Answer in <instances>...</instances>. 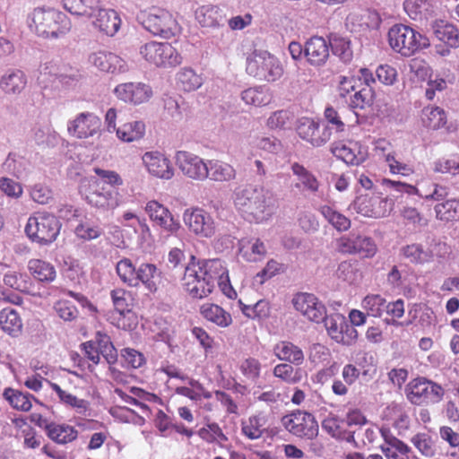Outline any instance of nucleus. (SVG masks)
<instances>
[{"mask_svg":"<svg viewBox=\"0 0 459 459\" xmlns=\"http://www.w3.org/2000/svg\"><path fill=\"white\" fill-rule=\"evenodd\" d=\"M28 28L43 39H57L72 30L70 18L62 11L50 7H36L28 14Z\"/></svg>","mask_w":459,"mask_h":459,"instance_id":"nucleus-1","label":"nucleus"},{"mask_svg":"<svg viewBox=\"0 0 459 459\" xmlns=\"http://www.w3.org/2000/svg\"><path fill=\"white\" fill-rule=\"evenodd\" d=\"M234 204L246 220L261 222L273 213V197L263 186L247 184L236 192Z\"/></svg>","mask_w":459,"mask_h":459,"instance_id":"nucleus-2","label":"nucleus"},{"mask_svg":"<svg viewBox=\"0 0 459 459\" xmlns=\"http://www.w3.org/2000/svg\"><path fill=\"white\" fill-rule=\"evenodd\" d=\"M98 179L92 182L86 199L90 204L108 210L118 206L117 189L124 185L122 177L115 170L99 167L93 169Z\"/></svg>","mask_w":459,"mask_h":459,"instance_id":"nucleus-3","label":"nucleus"},{"mask_svg":"<svg viewBox=\"0 0 459 459\" xmlns=\"http://www.w3.org/2000/svg\"><path fill=\"white\" fill-rule=\"evenodd\" d=\"M116 272L121 281L129 287L137 288L142 284L152 293L158 290L160 272L153 264L143 263L136 268L131 259L123 258L117 262Z\"/></svg>","mask_w":459,"mask_h":459,"instance_id":"nucleus-4","label":"nucleus"},{"mask_svg":"<svg viewBox=\"0 0 459 459\" xmlns=\"http://www.w3.org/2000/svg\"><path fill=\"white\" fill-rule=\"evenodd\" d=\"M390 48L402 56L410 57L430 46L429 39L409 25H393L387 33Z\"/></svg>","mask_w":459,"mask_h":459,"instance_id":"nucleus-5","label":"nucleus"},{"mask_svg":"<svg viewBox=\"0 0 459 459\" xmlns=\"http://www.w3.org/2000/svg\"><path fill=\"white\" fill-rule=\"evenodd\" d=\"M138 20L145 30L154 36L169 39L180 32V27L173 15L166 9L152 6L141 11Z\"/></svg>","mask_w":459,"mask_h":459,"instance_id":"nucleus-6","label":"nucleus"},{"mask_svg":"<svg viewBox=\"0 0 459 459\" xmlns=\"http://www.w3.org/2000/svg\"><path fill=\"white\" fill-rule=\"evenodd\" d=\"M61 229L58 219L48 212H36L28 219L25 232L33 241L49 244L56 240Z\"/></svg>","mask_w":459,"mask_h":459,"instance_id":"nucleus-7","label":"nucleus"},{"mask_svg":"<svg viewBox=\"0 0 459 459\" xmlns=\"http://www.w3.org/2000/svg\"><path fill=\"white\" fill-rule=\"evenodd\" d=\"M405 393L408 401L418 406L438 403L445 395V390L439 384L423 377L411 379Z\"/></svg>","mask_w":459,"mask_h":459,"instance_id":"nucleus-8","label":"nucleus"},{"mask_svg":"<svg viewBox=\"0 0 459 459\" xmlns=\"http://www.w3.org/2000/svg\"><path fill=\"white\" fill-rule=\"evenodd\" d=\"M141 56L150 65L170 68L181 64L182 56L169 42L149 41L140 48Z\"/></svg>","mask_w":459,"mask_h":459,"instance_id":"nucleus-9","label":"nucleus"},{"mask_svg":"<svg viewBox=\"0 0 459 459\" xmlns=\"http://www.w3.org/2000/svg\"><path fill=\"white\" fill-rule=\"evenodd\" d=\"M196 265H200L212 290H214L215 282H217L220 290L226 297L230 299L237 298L238 294L230 283L229 269L225 261L221 258H197Z\"/></svg>","mask_w":459,"mask_h":459,"instance_id":"nucleus-10","label":"nucleus"},{"mask_svg":"<svg viewBox=\"0 0 459 459\" xmlns=\"http://www.w3.org/2000/svg\"><path fill=\"white\" fill-rule=\"evenodd\" d=\"M197 257L191 255L185 267L181 279L184 290L192 298L202 299L208 297L212 291L211 283L207 281L200 265H196Z\"/></svg>","mask_w":459,"mask_h":459,"instance_id":"nucleus-11","label":"nucleus"},{"mask_svg":"<svg viewBox=\"0 0 459 459\" xmlns=\"http://www.w3.org/2000/svg\"><path fill=\"white\" fill-rule=\"evenodd\" d=\"M281 422L291 435L312 440L318 435V423L315 416L307 411L296 410L284 415Z\"/></svg>","mask_w":459,"mask_h":459,"instance_id":"nucleus-12","label":"nucleus"},{"mask_svg":"<svg viewBox=\"0 0 459 459\" xmlns=\"http://www.w3.org/2000/svg\"><path fill=\"white\" fill-rule=\"evenodd\" d=\"M246 70L249 75L267 82H275L283 74L277 58L268 53H255L247 59Z\"/></svg>","mask_w":459,"mask_h":459,"instance_id":"nucleus-13","label":"nucleus"},{"mask_svg":"<svg viewBox=\"0 0 459 459\" xmlns=\"http://www.w3.org/2000/svg\"><path fill=\"white\" fill-rule=\"evenodd\" d=\"M394 203L380 193H366L358 195L353 209L359 214L370 218H383L393 210Z\"/></svg>","mask_w":459,"mask_h":459,"instance_id":"nucleus-14","label":"nucleus"},{"mask_svg":"<svg viewBox=\"0 0 459 459\" xmlns=\"http://www.w3.org/2000/svg\"><path fill=\"white\" fill-rule=\"evenodd\" d=\"M183 221L192 234L201 238H211L217 230L213 217L200 207L186 209L183 213Z\"/></svg>","mask_w":459,"mask_h":459,"instance_id":"nucleus-15","label":"nucleus"},{"mask_svg":"<svg viewBox=\"0 0 459 459\" xmlns=\"http://www.w3.org/2000/svg\"><path fill=\"white\" fill-rule=\"evenodd\" d=\"M435 39L440 42L435 46L436 53L446 57L451 54L452 49L459 48V29L453 22L437 19L431 24Z\"/></svg>","mask_w":459,"mask_h":459,"instance_id":"nucleus-16","label":"nucleus"},{"mask_svg":"<svg viewBox=\"0 0 459 459\" xmlns=\"http://www.w3.org/2000/svg\"><path fill=\"white\" fill-rule=\"evenodd\" d=\"M175 160L179 170L188 178L203 181L209 177L208 164L195 153L178 151L175 154Z\"/></svg>","mask_w":459,"mask_h":459,"instance_id":"nucleus-17","label":"nucleus"},{"mask_svg":"<svg viewBox=\"0 0 459 459\" xmlns=\"http://www.w3.org/2000/svg\"><path fill=\"white\" fill-rule=\"evenodd\" d=\"M323 321L328 335L335 342L346 346L356 342L358 331L346 322L344 316L340 315L325 316Z\"/></svg>","mask_w":459,"mask_h":459,"instance_id":"nucleus-18","label":"nucleus"},{"mask_svg":"<svg viewBox=\"0 0 459 459\" xmlns=\"http://www.w3.org/2000/svg\"><path fill=\"white\" fill-rule=\"evenodd\" d=\"M142 161L147 172L153 178L170 180L175 175L171 160L161 152H146L142 156Z\"/></svg>","mask_w":459,"mask_h":459,"instance_id":"nucleus-19","label":"nucleus"},{"mask_svg":"<svg viewBox=\"0 0 459 459\" xmlns=\"http://www.w3.org/2000/svg\"><path fill=\"white\" fill-rule=\"evenodd\" d=\"M101 120L91 112H82L68 122L67 130L72 136L79 139L91 137L98 134Z\"/></svg>","mask_w":459,"mask_h":459,"instance_id":"nucleus-20","label":"nucleus"},{"mask_svg":"<svg viewBox=\"0 0 459 459\" xmlns=\"http://www.w3.org/2000/svg\"><path fill=\"white\" fill-rule=\"evenodd\" d=\"M293 306L308 320L320 323L325 319L326 308L318 299L310 293H299L293 298Z\"/></svg>","mask_w":459,"mask_h":459,"instance_id":"nucleus-21","label":"nucleus"},{"mask_svg":"<svg viewBox=\"0 0 459 459\" xmlns=\"http://www.w3.org/2000/svg\"><path fill=\"white\" fill-rule=\"evenodd\" d=\"M114 92L119 100L134 105L144 103L152 96V88L142 82L118 84L115 88Z\"/></svg>","mask_w":459,"mask_h":459,"instance_id":"nucleus-22","label":"nucleus"},{"mask_svg":"<svg viewBox=\"0 0 459 459\" xmlns=\"http://www.w3.org/2000/svg\"><path fill=\"white\" fill-rule=\"evenodd\" d=\"M145 211L151 221L165 231L173 234L179 230V221L175 220L169 210L159 202L155 200L149 201Z\"/></svg>","mask_w":459,"mask_h":459,"instance_id":"nucleus-23","label":"nucleus"},{"mask_svg":"<svg viewBox=\"0 0 459 459\" xmlns=\"http://www.w3.org/2000/svg\"><path fill=\"white\" fill-rule=\"evenodd\" d=\"M297 133L300 138L317 147L327 143L331 136L328 128L321 127L318 122L311 118H303L297 127Z\"/></svg>","mask_w":459,"mask_h":459,"instance_id":"nucleus-24","label":"nucleus"},{"mask_svg":"<svg viewBox=\"0 0 459 459\" xmlns=\"http://www.w3.org/2000/svg\"><path fill=\"white\" fill-rule=\"evenodd\" d=\"M332 153L338 159L350 165H359L367 158V151L359 143L335 142L331 148Z\"/></svg>","mask_w":459,"mask_h":459,"instance_id":"nucleus-25","label":"nucleus"},{"mask_svg":"<svg viewBox=\"0 0 459 459\" xmlns=\"http://www.w3.org/2000/svg\"><path fill=\"white\" fill-rule=\"evenodd\" d=\"M330 44L322 36H312L304 46V56L313 66L324 65L330 55Z\"/></svg>","mask_w":459,"mask_h":459,"instance_id":"nucleus-26","label":"nucleus"},{"mask_svg":"<svg viewBox=\"0 0 459 459\" xmlns=\"http://www.w3.org/2000/svg\"><path fill=\"white\" fill-rule=\"evenodd\" d=\"M110 297L115 309L119 314L117 327L125 330L129 329L131 324H126V318L127 316V320H130L131 316L134 317V314L132 313L133 296L131 291L123 288H117L111 290Z\"/></svg>","mask_w":459,"mask_h":459,"instance_id":"nucleus-27","label":"nucleus"},{"mask_svg":"<svg viewBox=\"0 0 459 459\" xmlns=\"http://www.w3.org/2000/svg\"><path fill=\"white\" fill-rule=\"evenodd\" d=\"M384 444L380 449L386 459H411V448L403 440L390 433L388 429H380Z\"/></svg>","mask_w":459,"mask_h":459,"instance_id":"nucleus-28","label":"nucleus"},{"mask_svg":"<svg viewBox=\"0 0 459 459\" xmlns=\"http://www.w3.org/2000/svg\"><path fill=\"white\" fill-rule=\"evenodd\" d=\"M324 116L332 128L336 132H343L346 127L358 124L359 117L351 107L335 108L333 106L325 108Z\"/></svg>","mask_w":459,"mask_h":459,"instance_id":"nucleus-29","label":"nucleus"},{"mask_svg":"<svg viewBox=\"0 0 459 459\" xmlns=\"http://www.w3.org/2000/svg\"><path fill=\"white\" fill-rule=\"evenodd\" d=\"M382 419L389 422L399 436L404 435L410 429V416L404 405L401 403H389L383 410Z\"/></svg>","mask_w":459,"mask_h":459,"instance_id":"nucleus-30","label":"nucleus"},{"mask_svg":"<svg viewBox=\"0 0 459 459\" xmlns=\"http://www.w3.org/2000/svg\"><path fill=\"white\" fill-rule=\"evenodd\" d=\"M267 249L259 238H244L238 241V255L247 263H258L264 259Z\"/></svg>","mask_w":459,"mask_h":459,"instance_id":"nucleus-31","label":"nucleus"},{"mask_svg":"<svg viewBox=\"0 0 459 459\" xmlns=\"http://www.w3.org/2000/svg\"><path fill=\"white\" fill-rule=\"evenodd\" d=\"M89 61L96 68L105 73H121L126 70V62L111 52L98 51L89 56Z\"/></svg>","mask_w":459,"mask_h":459,"instance_id":"nucleus-32","label":"nucleus"},{"mask_svg":"<svg viewBox=\"0 0 459 459\" xmlns=\"http://www.w3.org/2000/svg\"><path fill=\"white\" fill-rule=\"evenodd\" d=\"M403 6L406 14L415 22L427 21L437 14L434 0H404Z\"/></svg>","mask_w":459,"mask_h":459,"instance_id":"nucleus-33","label":"nucleus"},{"mask_svg":"<svg viewBox=\"0 0 459 459\" xmlns=\"http://www.w3.org/2000/svg\"><path fill=\"white\" fill-rule=\"evenodd\" d=\"M51 389L56 394L59 402L67 408L73 409L76 413L86 416L90 410V403L87 400L81 399L72 393L64 390L56 383L46 380Z\"/></svg>","mask_w":459,"mask_h":459,"instance_id":"nucleus-34","label":"nucleus"},{"mask_svg":"<svg viewBox=\"0 0 459 459\" xmlns=\"http://www.w3.org/2000/svg\"><path fill=\"white\" fill-rule=\"evenodd\" d=\"M97 16L93 24L101 32L108 36H114L120 28L121 19L117 13L112 9L102 8L97 10Z\"/></svg>","mask_w":459,"mask_h":459,"instance_id":"nucleus-35","label":"nucleus"},{"mask_svg":"<svg viewBox=\"0 0 459 459\" xmlns=\"http://www.w3.org/2000/svg\"><path fill=\"white\" fill-rule=\"evenodd\" d=\"M266 423L267 417L263 412L253 414L241 420V434L248 440L259 439L266 431Z\"/></svg>","mask_w":459,"mask_h":459,"instance_id":"nucleus-36","label":"nucleus"},{"mask_svg":"<svg viewBox=\"0 0 459 459\" xmlns=\"http://www.w3.org/2000/svg\"><path fill=\"white\" fill-rule=\"evenodd\" d=\"M291 171L297 177L298 182L295 187L302 192L316 194L320 187V182L317 178L302 164L294 162L291 164Z\"/></svg>","mask_w":459,"mask_h":459,"instance_id":"nucleus-37","label":"nucleus"},{"mask_svg":"<svg viewBox=\"0 0 459 459\" xmlns=\"http://www.w3.org/2000/svg\"><path fill=\"white\" fill-rule=\"evenodd\" d=\"M199 311L205 320L221 328H226L232 325L233 320L230 313L217 304L204 303Z\"/></svg>","mask_w":459,"mask_h":459,"instance_id":"nucleus-38","label":"nucleus"},{"mask_svg":"<svg viewBox=\"0 0 459 459\" xmlns=\"http://www.w3.org/2000/svg\"><path fill=\"white\" fill-rule=\"evenodd\" d=\"M273 354L280 359L295 366L303 364L305 357L299 346L289 341L278 342L273 349Z\"/></svg>","mask_w":459,"mask_h":459,"instance_id":"nucleus-39","label":"nucleus"},{"mask_svg":"<svg viewBox=\"0 0 459 459\" xmlns=\"http://www.w3.org/2000/svg\"><path fill=\"white\" fill-rule=\"evenodd\" d=\"M402 255L414 265H423L434 261V252L430 248H425L422 244L411 243L401 249Z\"/></svg>","mask_w":459,"mask_h":459,"instance_id":"nucleus-40","label":"nucleus"},{"mask_svg":"<svg viewBox=\"0 0 459 459\" xmlns=\"http://www.w3.org/2000/svg\"><path fill=\"white\" fill-rule=\"evenodd\" d=\"M22 319L13 308L5 307L0 311V329L12 337L19 336L22 332Z\"/></svg>","mask_w":459,"mask_h":459,"instance_id":"nucleus-41","label":"nucleus"},{"mask_svg":"<svg viewBox=\"0 0 459 459\" xmlns=\"http://www.w3.org/2000/svg\"><path fill=\"white\" fill-rule=\"evenodd\" d=\"M64 8L73 15L92 17L100 10L101 0H62Z\"/></svg>","mask_w":459,"mask_h":459,"instance_id":"nucleus-42","label":"nucleus"},{"mask_svg":"<svg viewBox=\"0 0 459 459\" xmlns=\"http://www.w3.org/2000/svg\"><path fill=\"white\" fill-rule=\"evenodd\" d=\"M48 437L57 444H67L75 440L78 431L67 424L50 423L46 427Z\"/></svg>","mask_w":459,"mask_h":459,"instance_id":"nucleus-43","label":"nucleus"},{"mask_svg":"<svg viewBox=\"0 0 459 459\" xmlns=\"http://www.w3.org/2000/svg\"><path fill=\"white\" fill-rule=\"evenodd\" d=\"M195 19L202 27L214 28L223 22L224 16L219 7L203 5L195 11Z\"/></svg>","mask_w":459,"mask_h":459,"instance_id":"nucleus-44","label":"nucleus"},{"mask_svg":"<svg viewBox=\"0 0 459 459\" xmlns=\"http://www.w3.org/2000/svg\"><path fill=\"white\" fill-rule=\"evenodd\" d=\"M3 396L10 406L21 411H29L32 407L31 400L35 399L32 394L12 387L5 388Z\"/></svg>","mask_w":459,"mask_h":459,"instance_id":"nucleus-45","label":"nucleus"},{"mask_svg":"<svg viewBox=\"0 0 459 459\" xmlns=\"http://www.w3.org/2000/svg\"><path fill=\"white\" fill-rule=\"evenodd\" d=\"M117 136L123 142L131 143L142 139L145 134V124L143 121H129L116 129Z\"/></svg>","mask_w":459,"mask_h":459,"instance_id":"nucleus-46","label":"nucleus"},{"mask_svg":"<svg viewBox=\"0 0 459 459\" xmlns=\"http://www.w3.org/2000/svg\"><path fill=\"white\" fill-rule=\"evenodd\" d=\"M28 269L30 274L39 281L51 282L56 276L54 265L41 259H30Z\"/></svg>","mask_w":459,"mask_h":459,"instance_id":"nucleus-47","label":"nucleus"},{"mask_svg":"<svg viewBox=\"0 0 459 459\" xmlns=\"http://www.w3.org/2000/svg\"><path fill=\"white\" fill-rule=\"evenodd\" d=\"M242 100L247 105L262 107L271 103L273 94L270 90L265 87H252L242 92Z\"/></svg>","mask_w":459,"mask_h":459,"instance_id":"nucleus-48","label":"nucleus"},{"mask_svg":"<svg viewBox=\"0 0 459 459\" xmlns=\"http://www.w3.org/2000/svg\"><path fill=\"white\" fill-rule=\"evenodd\" d=\"M422 123L429 129H438L446 124V114L439 107L428 106L422 109Z\"/></svg>","mask_w":459,"mask_h":459,"instance_id":"nucleus-49","label":"nucleus"},{"mask_svg":"<svg viewBox=\"0 0 459 459\" xmlns=\"http://www.w3.org/2000/svg\"><path fill=\"white\" fill-rule=\"evenodd\" d=\"M26 76L21 70H15L2 77L0 85L6 93H20L26 86Z\"/></svg>","mask_w":459,"mask_h":459,"instance_id":"nucleus-50","label":"nucleus"},{"mask_svg":"<svg viewBox=\"0 0 459 459\" xmlns=\"http://www.w3.org/2000/svg\"><path fill=\"white\" fill-rule=\"evenodd\" d=\"M92 342H95V345L100 351L101 356L108 364L113 365L117 362V351L107 333L100 331L97 332L95 340H92Z\"/></svg>","mask_w":459,"mask_h":459,"instance_id":"nucleus-51","label":"nucleus"},{"mask_svg":"<svg viewBox=\"0 0 459 459\" xmlns=\"http://www.w3.org/2000/svg\"><path fill=\"white\" fill-rule=\"evenodd\" d=\"M209 177L217 182H226L235 179L236 170L233 166L219 160L209 161Z\"/></svg>","mask_w":459,"mask_h":459,"instance_id":"nucleus-52","label":"nucleus"},{"mask_svg":"<svg viewBox=\"0 0 459 459\" xmlns=\"http://www.w3.org/2000/svg\"><path fill=\"white\" fill-rule=\"evenodd\" d=\"M320 212L324 218L338 231H347L351 225V220L329 205H323Z\"/></svg>","mask_w":459,"mask_h":459,"instance_id":"nucleus-53","label":"nucleus"},{"mask_svg":"<svg viewBox=\"0 0 459 459\" xmlns=\"http://www.w3.org/2000/svg\"><path fill=\"white\" fill-rule=\"evenodd\" d=\"M436 217L443 221H454L459 220V200L449 199L435 205Z\"/></svg>","mask_w":459,"mask_h":459,"instance_id":"nucleus-54","label":"nucleus"},{"mask_svg":"<svg viewBox=\"0 0 459 459\" xmlns=\"http://www.w3.org/2000/svg\"><path fill=\"white\" fill-rule=\"evenodd\" d=\"M198 437L208 444H221L227 442L228 437L223 433L222 429L216 422H210L200 428L197 431Z\"/></svg>","mask_w":459,"mask_h":459,"instance_id":"nucleus-55","label":"nucleus"},{"mask_svg":"<svg viewBox=\"0 0 459 459\" xmlns=\"http://www.w3.org/2000/svg\"><path fill=\"white\" fill-rule=\"evenodd\" d=\"M203 84V80L194 70L184 68L177 75V85L185 91L197 90Z\"/></svg>","mask_w":459,"mask_h":459,"instance_id":"nucleus-56","label":"nucleus"},{"mask_svg":"<svg viewBox=\"0 0 459 459\" xmlns=\"http://www.w3.org/2000/svg\"><path fill=\"white\" fill-rule=\"evenodd\" d=\"M385 303V299L381 295L369 294L362 299L361 307L368 316L378 317L382 315Z\"/></svg>","mask_w":459,"mask_h":459,"instance_id":"nucleus-57","label":"nucleus"},{"mask_svg":"<svg viewBox=\"0 0 459 459\" xmlns=\"http://www.w3.org/2000/svg\"><path fill=\"white\" fill-rule=\"evenodd\" d=\"M286 271L287 265L285 264L272 258L268 260L265 266L256 273L255 279L259 283L263 284L273 277L284 273Z\"/></svg>","mask_w":459,"mask_h":459,"instance_id":"nucleus-58","label":"nucleus"},{"mask_svg":"<svg viewBox=\"0 0 459 459\" xmlns=\"http://www.w3.org/2000/svg\"><path fill=\"white\" fill-rule=\"evenodd\" d=\"M411 442L422 455L426 457L434 456L436 452L435 445L429 434L418 433L411 437Z\"/></svg>","mask_w":459,"mask_h":459,"instance_id":"nucleus-59","label":"nucleus"},{"mask_svg":"<svg viewBox=\"0 0 459 459\" xmlns=\"http://www.w3.org/2000/svg\"><path fill=\"white\" fill-rule=\"evenodd\" d=\"M433 170L436 173L459 174V154H454L448 158H443L434 162Z\"/></svg>","mask_w":459,"mask_h":459,"instance_id":"nucleus-60","label":"nucleus"},{"mask_svg":"<svg viewBox=\"0 0 459 459\" xmlns=\"http://www.w3.org/2000/svg\"><path fill=\"white\" fill-rule=\"evenodd\" d=\"M27 278L28 276L25 274L15 271H10L4 275L3 281L6 286L13 290L24 292L28 290Z\"/></svg>","mask_w":459,"mask_h":459,"instance_id":"nucleus-61","label":"nucleus"},{"mask_svg":"<svg viewBox=\"0 0 459 459\" xmlns=\"http://www.w3.org/2000/svg\"><path fill=\"white\" fill-rule=\"evenodd\" d=\"M296 370L290 363H281L274 367L273 376L284 382L294 384L299 381L300 377L297 376Z\"/></svg>","mask_w":459,"mask_h":459,"instance_id":"nucleus-62","label":"nucleus"},{"mask_svg":"<svg viewBox=\"0 0 459 459\" xmlns=\"http://www.w3.org/2000/svg\"><path fill=\"white\" fill-rule=\"evenodd\" d=\"M74 233L77 238L89 241L98 238L102 234V230L98 225L82 222L76 226Z\"/></svg>","mask_w":459,"mask_h":459,"instance_id":"nucleus-63","label":"nucleus"},{"mask_svg":"<svg viewBox=\"0 0 459 459\" xmlns=\"http://www.w3.org/2000/svg\"><path fill=\"white\" fill-rule=\"evenodd\" d=\"M54 309L57 316L65 321H73L78 316L76 307L69 300L61 299L56 301Z\"/></svg>","mask_w":459,"mask_h":459,"instance_id":"nucleus-64","label":"nucleus"}]
</instances>
